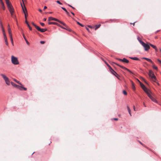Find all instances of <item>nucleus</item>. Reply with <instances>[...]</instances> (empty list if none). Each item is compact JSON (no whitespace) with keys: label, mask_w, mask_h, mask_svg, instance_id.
Instances as JSON below:
<instances>
[{"label":"nucleus","mask_w":161,"mask_h":161,"mask_svg":"<svg viewBox=\"0 0 161 161\" xmlns=\"http://www.w3.org/2000/svg\"><path fill=\"white\" fill-rule=\"evenodd\" d=\"M148 75L149 77L151 78L152 80L154 82H156L157 84L159 85V84L157 82V80L156 77L153 71L152 70H149V71Z\"/></svg>","instance_id":"f257e3e1"},{"label":"nucleus","mask_w":161,"mask_h":161,"mask_svg":"<svg viewBox=\"0 0 161 161\" xmlns=\"http://www.w3.org/2000/svg\"><path fill=\"white\" fill-rule=\"evenodd\" d=\"M11 62L12 64L14 65H18L19 64L17 58L14 56H11Z\"/></svg>","instance_id":"f03ea898"},{"label":"nucleus","mask_w":161,"mask_h":161,"mask_svg":"<svg viewBox=\"0 0 161 161\" xmlns=\"http://www.w3.org/2000/svg\"><path fill=\"white\" fill-rule=\"evenodd\" d=\"M0 75L2 76L4 80H5L6 83L7 85H10V81L9 80V79L8 77H7L5 75L1 74H0Z\"/></svg>","instance_id":"7ed1b4c3"},{"label":"nucleus","mask_w":161,"mask_h":161,"mask_svg":"<svg viewBox=\"0 0 161 161\" xmlns=\"http://www.w3.org/2000/svg\"><path fill=\"white\" fill-rule=\"evenodd\" d=\"M6 4L10 12L14 11V8L10 2Z\"/></svg>","instance_id":"20e7f679"},{"label":"nucleus","mask_w":161,"mask_h":161,"mask_svg":"<svg viewBox=\"0 0 161 161\" xmlns=\"http://www.w3.org/2000/svg\"><path fill=\"white\" fill-rule=\"evenodd\" d=\"M22 0L23 3V4H24V6L23 5V4H22L21 3V7L22 8V9L23 12H24V14H25V19H27V16H26V13H25V10L24 8H25V10H26V12H27V9H26V8L25 7V6L24 2V1H23V0Z\"/></svg>","instance_id":"39448f33"},{"label":"nucleus","mask_w":161,"mask_h":161,"mask_svg":"<svg viewBox=\"0 0 161 161\" xmlns=\"http://www.w3.org/2000/svg\"><path fill=\"white\" fill-rule=\"evenodd\" d=\"M116 59L119 61H122L123 62L128 63L129 62V60L125 58H124L123 59L119 58H117Z\"/></svg>","instance_id":"423d86ee"},{"label":"nucleus","mask_w":161,"mask_h":161,"mask_svg":"<svg viewBox=\"0 0 161 161\" xmlns=\"http://www.w3.org/2000/svg\"><path fill=\"white\" fill-rule=\"evenodd\" d=\"M37 30L39 31H40L41 32H44L47 31V29H41L39 26L36 27Z\"/></svg>","instance_id":"0eeeda50"},{"label":"nucleus","mask_w":161,"mask_h":161,"mask_svg":"<svg viewBox=\"0 0 161 161\" xmlns=\"http://www.w3.org/2000/svg\"><path fill=\"white\" fill-rule=\"evenodd\" d=\"M11 85L13 86L14 87L17 88L18 89H20V88H21L20 86H19V85H18L16 84L15 83L13 82H11Z\"/></svg>","instance_id":"6e6552de"},{"label":"nucleus","mask_w":161,"mask_h":161,"mask_svg":"<svg viewBox=\"0 0 161 161\" xmlns=\"http://www.w3.org/2000/svg\"><path fill=\"white\" fill-rule=\"evenodd\" d=\"M148 96L153 102L155 103H157V101L156 99L154 98L151 94L149 95Z\"/></svg>","instance_id":"1a4fd4ad"},{"label":"nucleus","mask_w":161,"mask_h":161,"mask_svg":"<svg viewBox=\"0 0 161 161\" xmlns=\"http://www.w3.org/2000/svg\"><path fill=\"white\" fill-rule=\"evenodd\" d=\"M118 66H119V67H120V68L124 69H125L126 70H127V71H129V72H130V73H131V72L130 70H129L128 69H127V68H125V67L123 66H121L120 65H119V64H116Z\"/></svg>","instance_id":"9d476101"},{"label":"nucleus","mask_w":161,"mask_h":161,"mask_svg":"<svg viewBox=\"0 0 161 161\" xmlns=\"http://www.w3.org/2000/svg\"><path fill=\"white\" fill-rule=\"evenodd\" d=\"M143 90L147 93V94L148 96L149 95H150V91L148 89H147L146 87Z\"/></svg>","instance_id":"9b49d317"},{"label":"nucleus","mask_w":161,"mask_h":161,"mask_svg":"<svg viewBox=\"0 0 161 161\" xmlns=\"http://www.w3.org/2000/svg\"><path fill=\"white\" fill-rule=\"evenodd\" d=\"M143 47H144L145 50L146 51H147L148 50V49L150 48V47H149V45L147 44H145V45L144 46H143Z\"/></svg>","instance_id":"f8f14e48"},{"label":"nucleus","mask_w":161,"mask_h":161,"mask_svg":"<svg viewBox=\"0 0 161 161\" xmlns=\"http://www.w3.org/2000/svg\"><path fill=\"white\" fill-rule=\"evenodd\" d=\"M48 20L49 21H50V20H54V21H58V19L55 18H54L50 17H49L48 18Z\"/></svg>","instance_id":"ddd939ff"},{"label":"nucleus","mask_w":161,"mask_h":161,"mask_svg":"<svg viewBox=\"0 0 161 161\" xmlns=\"http://www.w3.org/2000/svg\"><path fill=\"white\" fill-rule=\"evenodd\" d=\"M142 59H144L147 60V61L150 62L153 64H154L153 62L152 61V60L151 59H150L149 58H147L143 57L142 58Z\"/></svg>","instance_id":"4468645a"},{"label":"nucleus","mask_w":161,"mask_h":161,"mask_svg":"<svg viewBox=\"0 0 161 161\" xmlns=\"http://www.w3.org/2000/svg\"><path fill=\"white\" fill-rule=\"evenodd\" d=\"M110 72L111 73L114 75L115 76L117 77V75H118V74L116 73V72H115L114 70L113 69Z\"/></svg>","instance_id":"2eb2a0df"},{"label":"nucleus","mask_w":161,"mask_h":161,"mask_svg":"<svg viewBox=\"0 0 161 161\" xmlns=\"http://www.w3.org/2000/svg\"><path fill=\"white\" fill-rule=\"evenodd\" d=\"M8 32L9 36L12 35L11 30L10 27L9 25H8Z\"/></svg>","instance_id":"dca6fc26"},{"label":"nucleus","mask_w":161,"mask_h":161,"mask_svg":"<svg viewBox=\"0 0 161 161\" xmlns=\"http://www.w3.org/2000/svg\"><path fill=\"white\" fill-rule=\"evenodd\" d=\"M0 2L1 4V5L2 7V8H3V10H4L5 9V7L4 6V3H3V2L2 0L1 1H0Z\"/></svg>","instance_id":"f3484780"},{"label":"nucleus","mask_w":161,"mask_h":161,"mask_svg":"<svg viewBox=\"0 0 161 161\" xmlns=\"http://www.w3.org/2000/svg\"><path fill=\"white\" fill-rule=\"evenodd\" d=\"M23 37H24L25 40L26 41V42L27 44L28 45H29L30 43H29V42L27 40V39L26 38L24 34H23Z\"/></svg>","instance_id":"a211bd4d"},{"label":"nucleus","mask_w":161,"mask_h":161,"mask_svg":"<svg viewBox=\"0 0 161 161\" xmlns=\"http://www.w3.org/2000/svg\"><path fill=\"white\" fill-rule=\"evenodd\" d=\"M48 24L49 25H58V23L55 22H48Z\"/></svg>","instance_id":"6ab92c4d"},{"label":"nucleus","mask_w":161,"mask_h":161,"mask_svg":"<svg viewBox=\"0 0 161 161\" xmlns=\"http://www.w3.org/2000/svg\"><path fill=\"white\" fill-rule=\"evenodd\" d=\"M130 59L135 60H139V59L137 57H130Z\"/></svg>","instance_id":"aec40b11"},{"label":"nucleus","mask_w":161,"mask_h":161,"mask_svg":"<svg viewBox=\"0 0 161 161\" xmlns=\"http://www.w3.org/2000/svg\"><path fill=\"white\" fill-rule=\"evenodd\" d=\"M131 83H132V88L133 90H135V85L132 81H131Z\"/></svg>","instance_id":"412c9836"},{"label":"nucleus","mask_w":161,"mask_h":161,"mask_svg":"<svg viewBox=\"0 0 161 161\" xmlns=\"http://www.w3.org/2000/svg\"><path fill=\"white\" fill-rule=\"evenodd\" d=\"M57 22L60 23L61 24H63L64 26H66V25L65 23H64L63 22L59 20L58 19V21H57Z\"/></svg>","instance_id":"4be33fe9"},{"label":"nucleus","mask_w":161,"mask_h":161,"mask_svg":"<svg viewBox=\"0 0 161 161\" xmlns=\"http://www.w3.org/2000/svg\"><path fill=\"white\" fill-rule=\"evenodd\" d=\"M139 42L143 46H144L146 44L142 41V40H139Z\"/></svg>","instance_id":"5701e85b"},{"label":"nucleus","mask_w":161,"mask_h":161,"mask_svg":"<svg viewBox=\"0 0 161 161\" xmlns=\"http://www.w3.org/2000/svg\"><path fill=\"white\" fill-rule=\"evenodd\" d=\"M101 26L100 24L99 25H95V30H96L98 28H99Z\"/></svg>","instance_id":"b1692460"},{"label":"nucleus","mask_w":161,"mask_h":161,"mask_svg":"<svg viewBox=\"0 0 161 161\" xmlns=\"http://www.w3.org/2000/svg\"><path fill=\"white\" fill-rule=\"evenodd\" d=\"M13 80H14V81H15V82H17L18 84H19V85H21V86L22 85V84H21V83L19 82V81L17 80L16 79H14Z\"/></svg>","instance_id":"393cba45"},{"label":"nucleus","mask_w":161,"mask_h":161,"mask_svg":"<svg viewBox=\"0 0 161 161\" xmlns=\"http://www.w3.org/2000/svg\"><path fill=\"white\" fill-rule=\"evenodd\" d=\"M20 87H21V88H20V89H19V90H22V89H23L25 91H26L27 90V88H26L23 87L22 86H20Z\"/></svg>","instance_id":"a878e982"},{"label":"nucleus","mask_w":161,"mask_h":161,"mask_svg":"<svg viewBox=\"0 0 161 161\" xmlns=\"http://www.w3.org/2000/svg\"><path fill=\"white\" fill-rule=\"evenodd\" d=\"M9 36L10 37V40H11V42H12V45H13L14 43H13V37H12V35H11Z\"/></svg>","instance_id":"bb28decb"},{"label":"nucleus","mask_w":161,"mask_h":161,"mask_svg":"<svg viewBox=\"0 0 161 161\" xmlns=\"http://www.w3.org/2000/svg\"><path fill=\"white\" fill-rule=\"evenodd\" d=\"M141 86L143 90L146 87L145 85L142 83L141 84Z\"/></svg>","instance_id":"cd10ccee"},{"label":"nucleus","mask_w":161,"mask_h":161,"mask_svg":"<svg viewBox=\"0 0 161 161\" xmlns=\"http://www.w3.org/2000/svg\"><path fill=\"white\" fill-rule=\"evenodd\" d=\"M10 12V13L11 14L12 17H13V18H14L15 16L14 14V11H13L12 12Z\"/></svg>","instance_id":"c85d7f7f"},{"label":"nucleus","mask_w":161,"mask_h":161,"mask_svg":"<svg viewBox=\"0 0 161 161\" xmlns=\"http://www.w3.org/2000/svg\"><path fill=\"white\" fill-rule=\"evenodd\" d=\"M10 12V13L11 14L12 17H13V18H14L15 16L14 14V11H13L12 12Z\"/></svg>","instance_id":"c756f323"},{"label":"nucleus","mask_w":161,"mask_h":161,"mask_svg":"<svg viewBox=\"0 0 161 161\" xmlns=\"http://www.w3.org/2000/svg\"><path fill=\"white\" fill-rule=\"evenodd\" d=\"M4 40H5V42L6 43V45H8V42L7 37H5Z\"/></svg>","instance_id":"7c9ffc66"},{"label":"nucleus","mask_w":161,"mask_h":161,"mask_svg":"<svg viewBox=\"0 0 161 161\" xmlns=\"http://www.w3.org/2000/svg\"><path fill=\"white\" fill-rule=\"evenodd\" d=\"M150 46H151L154 49H156V47L155 45H153L151 44H150Z\"/></svg>","instance_id":"2f4dec72"},{"label":"nucleus","mask_w":161,"mask_h":161,"mask_svg":"<svg viewBox=\"0 0 161 161\" xmlns=\"http://www.w3.org/2000/svg\"><path fill=\"white\" fill-rule=\"evenodd\" d=\"M108 66V67L109 69L110 70V71H111L113 69L111 68V67L108 64H107Z\"/></svg>","instance_id":"473e14b6"},{"label":"nucleus","mask_w":161,"mask_h":161,"mask_svg":"<svg viewBox=\"0 0 161 161\" xmlns=\"http://www.w3.org/2000/svg\"><path fill=\"white\" fill-rule=\"evenodd\" d=\"M0 23H1V26L2 27V31L3 33L4 32V28H3V25H2V24H1V23L0 22Z\"/></svg>","instance_id":"72a5a7b5"},{"label":"nucleus","mask_w":161,"mask_h":161,"mask_svg":"<svg viewBox=\"0 0 161 161\" xmlns=\"http://www.w3.org/2000/svg\"><path fill=\"white\" fill-rule=\"evenodd\" d=\"M76 22L78 25H80V26H82V27L84 26V25H82V24H81L80 23H79V22H78V21H76Z\"/></svg>","instance_id":"f704fd0d"},{"label":"nucleus","mask_w":161,"mask_h":161,"mask_svg":"<svg viewBox=\"0 0 161 161\" xmlns=\"http://www.w3.org/2000/svg\"><path fill=\"white\" fill-rule=\"evenodd\" d=\"M32 25L35 26V27L36 28V29H37V27H38V26H37V25H35L33 22H32Z\"/></svg>","instance_id":"c9c22d12"},{"label":"nucleus","mask_w":161,"mask_h":161,"mask_svg":"<svg viewBox=\"0 0 161 161\" xmlns=\"http://www.w3.org/2000/svg\"><path fill=\"white\" fill-rule=\"evenodd\" d=\"M152 67L153 69H154L156 70H158V67L157 66H155V65H153Z\"/></svg>","instance_id":"e433bc0d"},{"label":"nucleus","mask_w":161,"mask_h":161,"mask_svg":"<svg viewBox=\"0 0 161 161\" xmlns=\"http://www.w3.org/2000/svg\"><path fill=\"white\" fill-rule=\"evenodd\" d=\"M123 93L125 95H126L127 94V92H126V91H125V90H124V91H123Z\"/></svg>","instance_id":"4c0bfd02"},{"label":"nucleus","mask_w":161,"mask_h":161,"mask_svg":"<svg viewBox=\"0 0 161 161\" xmlns=\"http://www.w3.org/2000/svg\"><path fill=\"white\" fill-rule=\"evenodd\" d=\"M127 108L128 112H130V111H131L130 108L128 106H127Z\"/></svg>","instance_id":"58836bf2"},{"label":"nucleus","mask_w":161,"mask_h":161,"mask_svg":"<svg viewBox=\"0 0 161 161\" xmlns=\"http://www.w3.org/2000/svg\"><path fill=\"white\" fill-rule=\"evenodd\" d=\"M27 26L29 28L30 30H32V28L30 26V25L29 24H28Z\"/></svg>","instance_id":"ea45409f"},{"label":"nucleus","mask_w":161,"mask_h":161,"mask_svg":"<svg viewBox=\"0 0 161 161\" xmlns=\"http://www.w3.org/2000/svg\"><path fill=\"white\" fill-rule=\"evenodd\" d=\"M61 8H62V9H63L64 11L65 12H67V10L65 8H64V7H61Z\"/></svg>","instance_id":"a19ab883"},{"label":"nucleus","mask_w":161,"mask_h":161,"mask_svg":"<svg viewBox=\"0 0 161 161\" xmlns=\"http://www.w3.org/2000/svg\"><path fill=\"white\" fill-rule=\"evenodd\" d=\"M56 2L57 3H58V4H59L60 5L62 4V3H60L59 1H58V0L57 1H56Z\"/></svg>","instance_id":"79ce46f5"},{"label":"nucleus","mask_w":161,"mask_h":161,"mask_svg":"<svg viewBox=\"0 0 161 161\" xmlns=\"http://www.w3.org/2000/svg\"><path fill=\"white\" fill-rule=\"evenodd\" d=\"M40 24L42 26H44L45 25L43 23L40 22Z\"/></svg>","instance_id":"37998d69"},{"label":"nucleus","mask_w":161,"mask_h":161,"mask_svg":"<svg viewBox=\"0 0 161 161\" xmlns=\"http://www.w3.org/2000/svg\"><path fill=\"white\" fill-rule=\"evenodd\" d=\"M40 43L41 44H43L45 43V42L43 41H40Z\"/></svg>","instance_id":"c03bdc74"},{"label":"nucleus","mask_w":161,"mask_h":161,"mask_svg":"<svg viewBox=\"0 0 161 161\" xmlns=\"http://www.w3.org/2000/svg\"><path fill=\"white\" fill-rule=\"evenodd\" d=\"M25 22L26 23V24L27 25H28V24H29L27 20V19H25Z\"/></svg>","instance_id":"a18cd8bd"},{"label":"nucleus","mask_w":161,"mask_h":161,"mask_svg":"<svg viewBox=\"0 0 161 161\" xmlns=\"http://www.w3.org/2000/svg\"><path fill=\"white\" fill-rule=\"evenodd\" d=\"M6 1V3H8L10 2L9 0H5Z\"/></svg>","instance_id":"49530a36"},{"label":"nucleus","mask_w":161,"mask_h":161,"mask_svg":"<svg viewBox=\"0 0 161 161\" xmlns=\"http://www.w3.org/2000/svg\"><path fill=\"white\" fill-rule=\"evenodd\" d=\"M133 108L134 110L135 111H136V108H135V106L134 105L133 106Z\"/></svg>","instance_id":"de8ad7c7"},{"label":"nucleus","mask_w":161,"mask_h":161,"mask_svg":"<svg viewBox=\"0 0 161 161\" xmlns=\"http://www.w3.org/2000/svg\"><path fill=\"white\" fill-rule=\"evenodd\" d=\"M158 61L161 64V60L159 59H158Z\"/></svg>","instance_id":"09e8293b"},{"label":"nucleus","mask_w":161,"mask_h":161,"mask_svg":"<svg viewBox=\"0 0 161 161\" xmlns=\"http://www.w3.org/2000/svg\"><path fill=\"white\" fill-rule=\"evenodd\" d=\"M66 14L69 16V13L67 11V12H65Z\"/></svg>","instance_id":"8fccbe9b"},{"label":"nucleus","mask_w":161,"mask_h":161,"mask_svg":"<svg viewBox=\"0 0 161 161\" xmlns=\"http://www.w3.org/2000/svg\"><path fill=\"white\" fill-rule=\"evenodd\" d=\"M3 33V35H4V38H5V37H7L6 36V35H5V32Z\"/></svg>","instance_id":"3c124183"},{"label":"nucleus","mask_w":161,"mask_h":161,"mask_svg":"<svg viewBox=\"0 0 161 161\" xmlns=\"http://www.w3.org/2000/svg\"><path fill=\"white\" fill-rule=\"evenodd\" d=\"M114 119L116 121V120H118V119L117 118H114Z\"/></svg>","instance_id":"603ef678"},{"label":"nucleus","mask_w":161,"mask_h":161,"mask_svg":"<svg viewBox=\"0 0 161 161\" xmlns=\"http://www.w3.org/2000/svg\"><path fill=\"white\" fill-rule=\"evenodd\" d=\"M47 20V19L46 18H44L43 19V20L44 21H46Z\"/></svg>","instance_id":"864d4df0"},{"label":"nucleus","mask_w":161,"mask_h":161,"mask_svg":"<svg viewBox=\"0 0 161 161\" xmlns=\"http://www.w3.org/2000/svg\"><path fill=\"white\" fill-rule=\"evenodd\" d=\"M39 12H42V10L41 9H39Z\"/></svg>","instance_id":"5fc2aeb1"},{"label":"nucleus","mask_w":161,"mask_h":161,"mask_svg":"<svg viewBox=\"0 0 161 161\" xmlns=\"http://www.w3.org/2000/svg\"><path fill=\"white\" fill-rule=\"evenodd\" d=\"M47 8V7L45 6L44 7V9H45L46 8Z\"/></svg>","instance_id":"6e6d98bb"},{"label":"nucleus","mask_w":161,"mask_h":161,"mask_svg":"<svg viewBox=\"0 0 161 161\" xmlns=\"http://www.w3.org/2000/svg\"><path fill=\"white\" fill-rule=\"evenodd\" d=\"M71 14H72L73 15H74L75 14H74L73 12H71Z\"/></svg>","instance_id":"4d7b16f0"},{"label":"nucleus","mask_w":161,"mask_h":161,"mask_svg":"<svg viewBox=\"0 0 161 161\" xmlns=\"http://www.w3.org/2000/svg\"><path fill=\"white\" fill-rule=\"evenodd\" d=\"M130 115V116H131V112H130H130H128Z\"/></svg>","instance_id":"13d9d810"},{"label":"nucleus","mask_w":161,"mask_h":161,"mask_svg":"<svg viewBox=\"0 0 161 161\" xmlns=\"http://www.w3.org/2000/svg\"><path fill=\"white\" fill-rule=\"evenodd\" d=\"M137 39L139 41V40H141L140 39H139V37H138V38H137Z\"/></svg>","instance_id":"bf43d9fd"},{"label":"nucleus","mask_w":161,"mask_h":161,"mask_svg":"<svg viewBox=\"0 0 161 161\" xmlns=\"http://www.w3.org/2000/svg\"><path fill=\"white\" fill-rule=\"evenodd\" d=\"M143 105L144 107H146V105H145V104L144 103H143Z\"/></svg>","instance_id":"052dcab7"},{"label":"nucleus","mask_w":161,"mask_h":161,"mask_svg":"<svg viewBox=\"0 0 161 161\" xmlns=\"http://www.w3.org/2000/svg\"><path fill=\"white\" fill-rule=\"evenodd\" d=\"M68 5L69 6H70V7H72V6H71V5H69V4H68Z\"/></svg>","instance_id":"680f3d73"},{"label":"nucleus","mask_w":161,"mask_h":161,"mask_svg":"<svg viewBox=\"0 0 161 161\" xmlns=\"http://www.w3.org/2000/svg\"><path fill=\"white\" fill-rule=\"evenodd\" d=\"M59 26H60L61 28H63H63H64V27H63V26H60V25H59Z\"/></svg>","instance_id":"e2e57ef3"},{"label":"nucleus","mask_w":161,"mask_h":161,"mask_svg":"<svg viewBox=\"0 0 161 161\" xmlns=\"http://www.w3.org/2000/svg\"><path fill=\"white\" fill-rule=\"evenodd\" d=\"M140 142V143L141 144H142V145H143V144H142V143L141 142Z\"/></svg>","instance_id":"0e129e2a"},{"label":"nucleus","mask_w":161,"mask_h":161,"mask_svg":"<svg viewBox=\"0 0 161 161\" xmlns=\"http://www.w3.org/2000/svg\"><path fill=\"white\" fill-rule=\"evenodd\" d=\"M48 13L49 14H52V12H48Z\"/></svg>","instance_id":"69168bd1"},{"label":"nucleus","mask_w":161,"mask_h":161,"mask_svg":"<svg viewBox=\"0 0 161 161\" xmlns=\"http://www.w3.org/2000/svg\"><path fill=\"white\" fill-rule=\"evenodd\" d=\"M135 23L134 22V23H133V24H133V25H135Z\"/></svg>","instance_id":"338daca9"},{"label":"nucleus","mask_w":161,"mask_h":161,"mask_svg":"<svg viewBox=\"0 0 161 161\" xmlns=\"http://www.w3.org/2000/svg\"><path fill=\"white\" fill-rule=\"evenodd\" d=\"M72 7L73 8V9H74V8H74V7H73L72 6V7Z\"/></svg>","instance_id":"774afa93"}]
</instances>
